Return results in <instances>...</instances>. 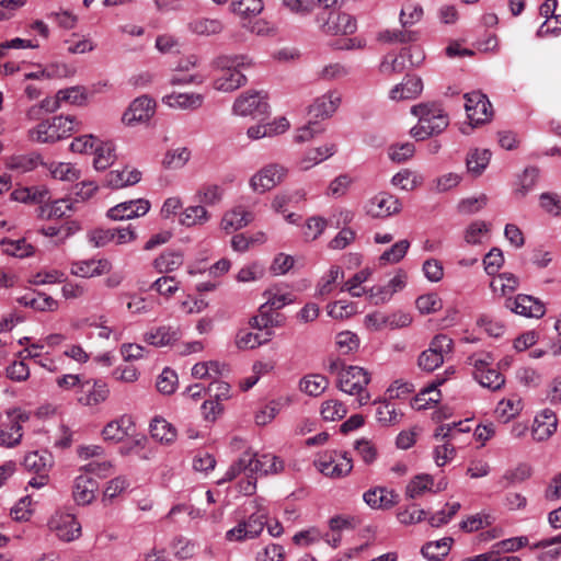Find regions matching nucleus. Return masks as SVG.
<instances>
[{
    "mask_svg": "<svg viewBox=\"0 0 561 561\" xmlns=\"http://www.w3.org/2000/svg\"><path fill=\"white\" fill-rule=\"evenodd\" d=\"M423 8L420 4H407L401 9L400 23L403 28L410 27L423 18Z\"/></svg>",
    "mask_w": 561,
    "mask_h": 561,
    "instance_id": "nucleus-59",
    "label": "nucleus"
},
{
    "mask_svg": "<svg viewBox=\"0 0 561 561\" xmlns=\"http://www.w3.org/2000/svg\"><path fill=\"white\" fill-rule=\"evenodd\" d=\"M98 483L94 479L87 474H80L76 478L73 483V500L79 505H87L94 499V492Z\"/></svg>",
    "mask_w": 561,
    "mask_h": 561,
    "instance_id": "nucleus-28",
    "label": "nucleus"
},
{
    "mask_svg": "<svg viewBox=\"0 0 561 561\" xmlns=\"http://www.w3.org/2000/svg\"><path fill=\"white\" fill-rule=\"evenodd\" d=\"M165 104L182 110H195L202 106L204 96L198 93H172L163 98Z\"/></svg>",
    "mask_w": 561,
    "mask_h": 561,
    "instance_id": "nucleus-34",
    "label": "nucleus"
},
{
    "mask_svg": "<svg viewBox=\"0 0 561 561\" xmlns=\"http://www.w3.org/2000/svg\"><path fill=\"white\" fill-rule=\"evenodd\" d=\"M320 28L328 35H350L356 32V19L346 12H330L327 19L318 18Z\"/></svg>",
    "mask_w": 561,
    "mask_h": 561,
    "instance_id": "nucleus-10",
    "label": "nucleus"
},
{
    "mask_svg": "<svg viewBox=\"0 0 561 561\" xmlns=\"http://www.w3.org/2000/svg\"><path fill=\"white\" fill-rule=\"evenodd\" d=\"M211 218V214L203 205H192L180 214L179 222L187 228L203 226Z\"/></svg>",
    "mask_w": 561,
    "mask_h": 561,
    "instance_id": "nucleus-30",
    "label": "nucleus"
},
{
    "mask_svg": "<svg viewBox=\"0 0 561 561\" xmlns=\"http://www.w3.org/2000/svg\"><path fill=\"white\" fill-rule=\"evenodd\" d=\"M150 202L145 198L130 199L111 207L106 216L112 220H128L145 216L150 210Z\"/></svg>",
    "mask_w": 561,
    "mask_h": 561,
    "instance_id": "nucleus-11",
    "label": "nucleus"
},
{
    "mask_svg": "<svg viewBox=\"0 0 561 561\" xmlns=\"http://www.w3.org/2000/svg\"><path fill=\"white\" fill-rule=\"evenodd\" d=\"M190 157L191 152L186 147H179L167 151L162 164L167 169L178 170L187 163Z\"/></svg>",
    "mask_w": 561,
    "mask_h": 561,
    "instance_id": "nucleus-46",
    "label": "nucleus"
},
{
    "mask_svg": "<svg viewBox=\"0 0 561 561\" xmlns=\"http://www.w3.org/2000/svg\"><path fill=\"white\" fill-rule=\"evenodd\" d=\"M494 358L490 353H477L468 357V363L473 367L474 379L484 388L492 391L501 389L505 383L504 376L491 367Z\"/></svg>",
    "mask_w": 561,
    "mask_h": 561,
    "instance_id": "nucleus-4",
    "label": "nucleus"
},
{
    "mask_svg": "<svg viewBox=\"0 0 561 561\" xmlns=\"http://www.w3.org/2000/svg\"><path fill=\"white\" fill-rule=\"evenodd\" d=\"M188 28L197 35H215L222 31L224 25L217 19L198 18L188 24Z\"/></svg>",
    "mask_w": 561,
    "mask_h": 561,
    "instance_id": "nucleus-43",
    "label": "nucleus"
},
{
    "mask_svg": "<svg viewBox=\"0 0 561 561\" xmlns=\"http://www.w3.org/2000/svg\"><path fill=\"white\" fill-rule=\"evenodd\" d=\"M541 208L553 216L561 215V196L556 193H542L539 197Z\"/></svg>",
    "mask_w": 561,
    "mask_h": 561,
    "instance_id": "nucleus-64",
    "label": "nucleus"
},
{
    "mask_svg": "<svg viewBox=\"0 0 561 561\" xmlns=\"http://www.w3.org/2000/svg\"><path fill=\"white\" fill-rule=\"evenodd\" d=\"M491 151L489 149H472L468 152L466 165L468 172L474 178L480 176L490 163Z\"/></svg>",
    "mask_w": 561,
    "mask_h": 561,
    "instance_id": "nucleus-32",
    "label": "nucleus"
},
{
    "mask_svg": "<svg viewBox=\"0 0 561 561\" xmlns=\"http://www.w3.org/2000/svg\"><path fill=\"white\" fill-rule=\"evenodd\" d=\"M81 387L88 389L87 396L79 398V402L84 405H98L104 402L108 397L110 391L107 385L102 380H94L92 386L91 381L87 380L81 383Z\"/></svg>",
    "mask_w": 561,
    "mask_h": 561,
    "instance_id": "nucleus-29",
    "label": "nucleus"
},
{
    "mask_svg": "<svg viewBox=\"0 0 561 561\" xmlns=\"http://www.w3.org/2000/svg\"><path fill=\"white\" fill-rule=\"evenodd\" d=\"M328 226V220L321 216H312L307 219L304 236L307 240H316L318 239Z\"/></svg>",
    "mask_w": 561,
    "mask_h": 561,
    "instance_id": "nucleus-57",
    "label": "nucleus"
},
{
    "mask_svg": "<svg viewBox=\"0 0 561 561\" xmlns=\"http://www.w3.org/2000/svg\"><path fill=\"white\" fill-rule=\"evenodd\" d=\"M519 285L518 278L513 273H502L491 282L494 293L500 291L503 296L513 293Z\"/></svg>",
    "mask_w": 561,
    "mask_h": 561,
    "instance_id": "nucleus-49",
    "label": "nucleus"
},
{
    "mask_svg": "<svg viewBox=\"0 0 561 561\" xmlns=\"http://www.w3.org/2000/svg\"><path fill=\"white\" fill-rule=\"evenodd\" d=\"M61 103H69L72 105H84L88 99L84 87L75 85L58 91Z\"/></svg>",
    "mask_w": 561,
    "mask_h": 561,
    "instance_id": "nucleus-51",
    "label": "nucleus"
},
{
    "mask_svg": "<svg viewBox=\"0 0 561 561\" xmlns=\"http://www.w3.org/2000/svg\"><path fill=\"white\" fill-rule=\"evenodd\" d=\"M558 419L553 411L545 409L538 413L534 421L533 437L535 440L542 442L548 439L556 431Z\"/></svg>",
    "mask_w": 561,
    "mask_h": 561,
    "instance_id": "nucleus-19",
    "label": "nucleus"
},
{
    "mask_svg": "<svg viewBox=\"0 0 561 561\" xmlns=\"http://www.w3.org/2000/svg\"><path fill=\"white\" fill-rule=\"evenodd\" d=\"M414 115H422L428 119L426 128H430V133L439 134L445 130L449 124L447 114L438 104H419L412 107Z\"/></svg>",
    "mask_w": 561,
    "mask_h": 561,
    "instance_id": "nucleus-13",
    "label": "nucleus"
},
{
    "mask_svg": "<svg viewBox=\"0 0 561 561\" xmlns=\"http://www.w3.org/2000/svg\"><path fill=\"white\" fill-rule=\"evenodd\" d=\"M23 414L16 410L8 412V422L2 423L0 432V442L7 447H13L22 438L21 421H25Z\"/></svg>",
    "mask_w": 561,
    "mask_h": 561,
    "instance_id": "nucleus-17",
    "label": "nucleus"
},
{
    "mask_svg": "<svg viewBox=\"0 0 561 561\" xmlns=\"http://www.w3.org/2000/svg\"><path fill=\"white\" fill-rule=\"evenodd\" d=\"M398 494L387 488L369 489L363 495L364 502L374 510H388L398 502Z\"/></svg>",
    "mask_w": 561,
    "mask_h": 561,
    "instance_id": "nucleus-22",
    "label": "nucleus"
},
{
    "mask_svg": "<svg viewBox=\"0 0 561 561\" xmlns=\"http://www.w3.org/2000/svg\"><path fill=\"white\" fill-rule=\"evenodd\" d=\"M340 103L341 95L335 91H330L314 100L309 107V114L313 118H328L337 110Z\"/></svg>",
    "mask_w": 561,
    "mask_h": 561,
    "instance_id": "nucleus-23",
    "label": "nucleus"
},
{
    "mask_svg": "<svg viewBox=\"0 0 561 561\" xmlns=\"http://www.w3.org/2000/svg\"><path fill=\"white\" fill-rule=\"evenodd\" d=\"M346 413V407L337 400H328L321 405V415L325 421L341 420Z\"/></svg>",
    "mask_w": 561,
    "mask_h": 561,
    "instance_id": "nucleus-58",
    "label": "nucleus"
},
{
    "mask_svg": "<svg viewBox=\"0 0 561 561\" xmlns=\"http://www.w3.org/2000/svg\"><path fill=\"white\" fill-rule=\"evenodd\" d=\"M248 470L251 474H270L277 473L283 470V461L271 454H251L249 453Z\"/></svg>",
    "mask_w": 561,
    "mask_h": 561,
    "instance_id": "nucleus-18",
    "label": "nucleus"
},
{
    "mask_svg": "<svg viewBox=\"0 0 561 561\" xmlns=\"http://www.w3.org/2000/svg\"><path fill=\"white\" fill-rule=\"evenodd\" d=\"M268 104L265 101V95L260 92L241 95L233 104V112L241 116H260L267 112Z\"/></svg>",
    "mask_w": 561,
    "mask_h": 561,
    "instance_id": "nucleus-15",
    "label": "nucleus"
},
{
    "mask_svg": "<svg viewBox=\"0 0 561 561\" xmlns=\"http://www.w3.org/2000/svg\"><path fill=\"white\" fill-rule=\"evenodd\" d=\"M420 38V32L403 30H386L379 34V39L387 43H411Z\"/></svg>",
    "mask_w": 561,
    "mask_h": 561,
    "instance_id": "nucleus-47",
    "label": "nucleus"
},
{
    "mask_svg": "<svg viewBox=\"0 0 561 561\" xmlns=\"http://www.w3.org/2000/svg\"><path fill=\"white\" fill-rule=\"evenodd\" d=\"M133 426L131 416L127 414L121 415L104 426L102 437L106 442L119 443L130 434Z\"/></svg>",
    "mask_w": 561,
    "mask_h": 561,
    "instance_id": "nucleus-21",
    "label": "nucleus"
},
{
    "mask_svg": "<svg viewBox=\"0 0 561 561\" xmlns=\"http://www.w3.org/2000/svg\"><path fill=\"white\" fill-rule=\"evenodd\" d=\"M453 538L445 537L436 541L425 543L421 552L423 557L430 561H439L446 557L450 550Z\"/></svg>",
    "mask_w": 561,
    "mask_h": 561,
    "instance_id": "nucleus-37",
    "label": "nucleus"
},
{
    "mask_svg": "<svg viewBox=\"0 0 561 561\" xmlns=\"http://www.w3.org/2000/svg\"><path fill=\"white\" fill-rule=\"evenodd\" d=\"M180 330L171 325H161L145 333L144 340L150 345L162 347L180 339Z\"/></svg>",
    "mask_w": 561,
    "mask_h": 561,
    "instance_id": "nucleus-27",
    "label": "nucleus"
},
{
    "mask_svg": "<svg viewBox=\"0 0 561 561\" xmlns=\"http://www.w3.org/2000/svg\"><path fill=\"white\" fill-rule=\"evenodd\" d=\"M25 469L35 473H47L48 456L41 455L38 451L28 453L23 460Z\"/></svg>",
    "mask_w": 561,
    "mask_h": 561,
    "instance_id": "nucleus-54",
    "label": "nucleus"
},
{
    "mask_svg": "<svg viewBox=\"0 0 561 561\" xmlns=\"http://www.w3.org/2000/svg\"><path fill=\"white\" fill-rule=\"evenodd\" d=\"M151 436L161 443L170 444L176 438V430L164 419H153L150 423Z\"/></svg>",
    "mask_w": 561,
    "mask_h": 561,
    "instance_id": "nucleus-40",
    "label": "nucleus"
},
{
    "mask_svg": "<svg viewBox=\"0 0 561 561\" xmlns=\"http://www.w3.org/2000/svg\"><path fill=\"white\" fill-rule=\"evenodd\" d=\"M434 484L433 477L430 474H419L410 481L407 485V496L410 499H416L421 496L425 491H431Z\"/></svg>",
    "mask_w": 561,
    "mask_h": 561,
    "instance_id": "nucleus-48",
    "label": "nucleus"
},
{
    "mask_svg": "<svg viewBox=\"0 0 561 561\" xmlns=\"http://www.w3.org/2000/svg\"><path fill=\"white\" fill-rule=\"evenodd\" d=\"M287 175V169L273 163L262 168L250 180V186L254 192L264 193L278 185Z\"/></svg>",
    "mask_w": 561,
    "mask_h": 561,
    "instance_id": "nucleus-8",
    "label": "nucleus"
},
{
    "mask_svg": "<svg viewBox=\"0 0 561 561\" xmlns=\"http://www.w3.org/2000/svg\"><path fill=\"white\" fill-rule=\"evenodd\" d=\"M447 380V377L436 376V378L427 385L415 398V402H433L437 403L440 400V392L438 387Z\"/></svg>",
    "mask_w": 561,
    "mask_h": 561,
    "instance_id": "nucleus-52",
    "label": "nucleus"
},
{
    "mask_svg": "<svg viewBox=\"0 0 561 561\" xmlns=\"http://www.w3.org/2000/svg\"><path fill=\"white\" fill-rule=\"evenodd\" d=\"M328 386L327 377L319 374L308 375L300 380L301 391L313 397L320 396Z\"/></svg>",
    "mask_w": 561,
    "mask_h": 561,
    "instance_id": "nucleus-44",
    "label": "nucleus"
},
{
    "mask_svg": "<svg viewBox=\"0 0 561 561\" xmlns=\"http://www.w3.org/2000/svg\"><path fill=\"white\" fill-rule=\"evenodd\" d=\"M252 65L247 55H224L215 59L214 66L221 70V75L214 80L213 87L217 91L232 92L243 85L245 76L240 71Z\"/></svg>",
    "mask_w": 561,
    "mask_h": 561,
    "instance_id": "nucleus-1",
    "label": "nucleus"
},
{
    "mask_svg": "<svg viewBox=\"0 0 561 561\" xmlns=\"http://www.w3.org/2000/svg\"><path fill=\"white\" fill-rule=\"evenodd\" d=\"M42 164L41 156L36 152L26 154H14L7 159L5 165L9 170L18 173H26Z\"/></svg>",
    "mask_w": 561,
    "mask_h": 561,
    "instance_id": "nucleus-31",
    "label": "nucleus"
},
{
    "mask_svg": "<svg viewBox=\"0 0 561 561\" xmlns=\"http://www.w3.org/2000/svg\"><path fill=\"white\" fill-rule=\"evenodd\" d=\"M111 268L112 265L106 259H90L73 263L71 273L79 277H93L106 274Z\"/></svg>",
    "mask_w": 561,
    "mask_h": 561,
    "instance_id": "nucleus-25",
    "label": "nucleus"
},
{
    "mask_svg": "<svg viewBox=\"0 0 561 561\" xmlns=\"http://www.w3.org/2000/svg\"><path fill=\"white\" fill-rule=\"evenodd\" d=\"M528 545V538L526 536L512 537L495 542L491 548L496 556H501L502 552H515Z\"/></svg>",
    "mask_w": 561,
    "mask_h": 561,
    "instance_id": "nucleus-55",
    "label": "nucleus"
},
{
    "mask_svg": "<svg viewBox=\"0 0 561 561\" xmlns=\"http://www.w3.org/2000/svg\"><path fill=\"white\" fill-rule=\"evenodd\" d=\"M423 90L422 79L419 77H407L403 82L394 85L390 91V99L394 101L412 100L421 94Z\"/></svg>",
    "mask_w": 561,
    "mask_h": 561,
    "instance_id": "nucleus-26",
    "label": "nucleus"
},
{
    "mask_svg": "<svg viewBox=\"0 0 561 561\" xmlns=\"http://www.w3.org/2000/svg\"><path fill=\"white\" fill-rule=\"evenodd\" d=\"M48 170L54 179L67 182H73L79 179V171L67 162H53L48 165Z\"/></svg>",
    "mask_w": 561,
    "mask_h": 561,
    "instance_id": "nucleus-50",
    "label": "nucleus"
},
{
    "mask_svg": "<svg viewBox=\"0 0 561 561\" xmlns=\"http://www.w3.org/2000/svg\"><path fill=\"white\" fill-rule=\"evenodd\" d=\"M401 202L396 196L380 192L369 198L365 205V211L373 218H388L401 210Z\"/></svg>",
    "mask_w": 561,
    "mask_h": 561,
    "instance_id": "nucleus-9",
    "label": "nucleus"
},
{
    "mask_svg": "<svg viewBox=\"0 0 561 561\" xmlns=\"http://www.w3.org/2000/svg\"><path fill=\"white\" fill-rule=\"evenodd\" d=\"M453 351V340L445 334L435 335L427 350L417 357V366L421 370L432 373L444 363V357Z\"/></svg>",
    "mask_w": 561,
    "mask_h": 561,
    "instance_id": "nucleus-5",
    "label": "nucleus"
},
{
    "mask_svg": "<svg viewBox=\"0 0 561 561\" xmlns=\"http://www.w3.org/2000/svg\"><path fill=\"white\" fill-rule=\"evenodd\" d=\"M505 307L524 317L540 318L545 314L543 304L528 295H518L515 298H507Z\"/></svg>",
    "mask_w": 561,
    "mask_h": 561,
    "instance_id": "nucleus-16",
    "label": "nucleus"
},
{
    "mask_svg": "<svg viewBox=\"0 0 561 561\" xmlns=\"http://www.w3.org/2000/svg\"><path fill=\"white\" fill-rule=\"evenodd\" d=\"M0 245L2 247V251L5 254L19 259L31 256L34 253V247L31 243L26 242L24 238L18 240L4 238L0 241Z\"/></svg>",
    "mask_w": 561,
    "mask_h": 561,
    "instance_id": "nucleus-38",
    "label": "nucleus"
},
{
    "mask_svg": "<svg viewBox=\"0 0 561 561\" xmlns=\"http://www.w3.org/2000/svg\"><path fill=\"white\" fill-rule=\"evenodd\" d=\"M253 220L254 215L252 211L247 210L243 206H237L224 214L220 228L225 232L230 233L247 227Z\"/></svg>",
    "mask_w": 561,
    "mask_h": 561,
    "instance_id": "nucleus-20",
    "label": "nucleus"
},
{
    "mask_svg": "<svg viewBox=\"0 0 561 561\" xmlns=\"http://www.w3.org/2000/svg\"><path fill=\"white\" fill-rule=\"evenodd\" d=\"M335 344L342 354H350L359 347V339L353 332L343 331L336 334Z\"/></svg>",
    "mask_w": 561,
    "mask_h": 561,
    "instance_id": "nucleus-60",
    "label": "nucleus"
},
{
    "mask_svg": "<svg viewBox=\"0 0 561 561\" xmlns=\"http://www.w3.org/2000/svg\"><path fill=\"white\" fill-rule=\"evenodd\" d=\"M335 153L334 145H324L314 149H310L306 152L304 158L299 161V167L301 170L306 171L311 169L312 167L319 164L320 162L327 160Z\"/></svg>",
    "mask_w": 561,
    "mask_h": 561,
    "instance_id": "nucleus-36",
    "label": "nucleus"
},
{
    "mask_svg": "<svg viewBox=\"0 0 561 561\" xmlns=\"http://www.w3.org/2000/svg\"><path fill=\"white\" fill-rule=\"evenodd\" d=\"M370 274L371 272L369 268L360 270L352 278L344 283L341 290L350 293V295L353 297H362L366 294L367 290L360 289V291H356V288L365 283L369 278Z\"/></svg>",
    "mask_w": 561,
    "mask_h": 561,
    "instance_id": "nucleus-53",
    "label": "nucleus"
},
{
    "mask_svg": "<svg viewBox=\"0 0 561 561\" xmlns=\"http://www.w3.org/2000/svg\"><path fill=\"white\" fill-rule=\"evenodd\" d=\"M178 386V374L171 368H164L157 379V389L163 394H171Z\"/></svg>",
    "mask_w": 561,
    "mask_h": 561,
    "instance_id": "nucleus-56",
    "label": "nucleus"
},
{
    "mask_svg": "<svg viewBox=\"0 0 561 561\" xmlns=\"http://www.w3.org/2000/svg\"><path fill=\"white\" fill-rule=\"evenodd\" d=\"M465 108L471 127L484 124L492 117V105L485 94L473 91L465 94Z\"/></svg>",
    "mask_w": 561,
    "mask_h": 561,
    "instance_id": "nucleus-7",
    "label": "nucleus"
},
{
    "mask_svg": "<svg viewBox=\"0 0 561 561\" xmlns=\"http://www.w3.org/2000/svg\"><path fill=\"white\" fill-rule=\"evenodd\" d=\"M183 264L181 252L168 251L158 256L153 265L159 273H169L178 270Z\"/></svg>",
    "mask_w": 561,
    "mask_h": 561,
    "instance_id": "nucleus-42",
    "label": "nucleus"
},
{
    "mask_svg": "<svg viewBox=\"0 0 561 561\" xmlns=\"http://www.w3.org/2000/svg\"><path fill=\"white\" fill-rule=\"evenodd\" d=\"M141 180V172L137 169L124 168L123 170H112L104 178V186L110 188H123L137 184Z\"/></svg>",
    "mask_w": 561,
    "mask_h": 561,
    "instance_id": "nucleus-24",
    "label": "nucleus"
},
{
    "mask_svg": "<svg viewBox=\"0 0 561 561\" xmlns=\"http://www.w3.org/2000/svg\"><path fill=\"white\" fill-rule=\"evenodd\" d=\"M156 110V102L147 95L135 99L129 105L128 110L123 115V122L126 125H135L144 123L153 116Z\"/></svg>",
    "mask_w": 561,
    "mask_h": 561,
    "instance_id": "nucleus-14",
    "label": "nucleus"
},
{
    "mask_svg": "<svg viewBox=\"0 0 561 561\" xmlns=\"http://www.w3.org/2000/svg\"><path fill=\"white\" fill-rule=\"evenodd\" d=\"M16 301L22 306L38 311H54L58 307V302L54 298L39 293L36 296L34 294H25L16 298Z\"/></svg>",
    "mask_w": 561,
    "mask_h": 561,
    "instance_id": "nucleus-35",
    "label": "nucleus"
},
{
    "mask_svg": "<svg viewBox=\"0 0 561 561\" xmlns=\"http://www.w3.org/2000/svg\"><path fill=\"white\" fill-rule=\"evenodd\" d=\"M369 382L370 374L366 369L351 365L340 371L337 388L350 396H355L358 407H363L370 400V393L367 391Z\"/></svg>",
    "mask_w": 561,
    "mask_h": 561,
    "instance_id": "nucleus-3",
    "label": "nucleus"
},
{
    "mask_svg": "<svg viewBox=\"0 0 561 561\" xmlns=\"http://www.w3.org/2000/svg\"><path fill=\"white\" fill-rule=\"evenodd\" d=\"M256 511L252 513L248 519L241 520L243 524H245V529L248 534L250 535L251 539H254L261 535L263 531L265 525L267 524V512L265 508H263L261 505H259L256 502Z\"/></svg>",
    "mask_w": 561,
    "mask_h": 561,
    "instance_id": "nucleus-39",
    "label": "nucleus"
},
{
    "mask_svg": "<svg viewBox=\"0 0 561 561\" xmlns=\"http://www.w3.org/2000/svg\"><path fill=\"white\" fill-rule=\"evenodd\" d=\"M343 277V272L340 266L332 265L329 272L323 275L318 283L317 290L320 296L329 295L332 291V285L336 283V280Z\"/></svg>",
    "mask_w": 561,
    "mask_h": 561,
    "instance_id": "nucleus-61",
    "label": "nucleus"
},
{
    "mask_svg": "<svg viewBox=\"0 0 561 561\" xmlns=\"http://www.w3.org/2000/svg\"><path fill=\"white\" fill-rule=\"evenodd\" d=\"M377 404L376 419L383 426L394 425L400 422L402 413L388 401L374 402Z\"/></svg>",
    "mask_w": 561,
    "mask_h": 561,
    "instance_id": "nucleus-41",
    "label": "nucleus"
},
{
    "mask_svg": "<svg viewBox=\"0 0 561 561\" xmlns=\"http://www.w3.org/2000/svg\"><path fill=\"white\" fill-rule=\"evenodd\" d=\"M92 153L95 154L93 165L99 171L105 170L115 160L114 146L112 142L98 145Z\"/></svg>",
    "mask_w": 561,
    "mask_h": 561,
    "instance_id": "nucleus-45",
    "label": "nucleus"
},
{
    "mask_svg": "<svg viewBox=\"0 0 561 561\" xmlns=\"http://www.w3.org/2000/svg\"><path fill=\"white\" fill-rule=\"evenodd\" d=\"M316 466L324 476L341 478L352 471L353 461L347 453L328 451L319 456Z\"/></svg>",
    "mask_w": 561,
    "mask_h": 561,
    "instance_id": "nucleus-6",
    "label": "nucleus"
},
{
    "mask_svg": "<svg viewBox=\"0 0 561 561\" xmlns=\"http://www.w3.org/2000/svg\"><path fill=\"white\" fill-rule=\"evenodd\" d=\"M225 190L218 185L213 183H206L199 186V188L195 193V199L198 205H203L205 208L207 206H216L220 204L224 198Z\"/></svg>",
    "mask_w": 561,
    "mask_h": 561,
    "instance_id": "nucleus-33",
    "label": "nucleus"
},
{
    "mask_svg": "<svg viewBox=\"0 0 561 561\" xmlns=\"http://www.w3.org/2000/svg\"><path fill=\"white\" fill-rule=\"evenodd\" d=\"M76 124L73 116H55L51 119L38 123L34 128L30 129V139L38 144H51L69 137L75 130Z\"/></svg>",
    "mask_w": 561,
    "mask_h": 561,
    "instance_id": "nucleus-2",
    "label": "nucleus"
},
{
    "mask_svg": "<svg viewBox=\"0 0 561 561\" xmlns=\"http://www.w3.org/2000/svg\"><path fill=\"white\" fill-rule=\"evenodd\" d=\"M49 528L64 541H72L81 536V525L72 514L58 513L48 523Z\"/></svg>",
    "mask_w": 561,
    "mask_h": 561,
    "instance_id": "nucleus-12",
    "label": "nucleus"
},
{
    "mask_svg": "<svg viewBox=\"0 0 561 561\" xmlns=\"http://www.w3.org/2000/svg\"><path fill=\"white\" fill-rule=\"evenodd\" d=\"M494 518L489 514H476L467 517L460 523V528L465 531L472 533L483 527L492 525Z\"/></svg>",
    "mask_w": 561,
    "mask_h": 561,
    "instance_id": "nucleus-62",
    "label": "nucleus"
},
{
    "mask_svg": "<svg viewBox=\"0 0 561 561\" xmlns=\"http://www.w3.org/2000/svg\"><path fill=\"white\" fill-rule=\"evenodd\" d=\"M409 248L410 242L408 240H400L380 255V261L386 263H398L404 257Z\"/></svg>",
    "mask_w": 561,
    "mask_h": 561,
    "instance_id": "nucleus-63",
    "label": "nucleus"
}]
</instances>
